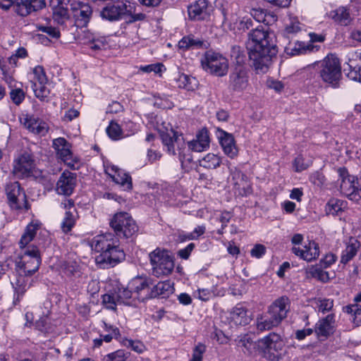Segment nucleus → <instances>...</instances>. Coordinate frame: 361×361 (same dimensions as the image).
Wrapping results in <instances>:
<instances>
[{
	"mask_svg": "<svg viewBox=\"0 0 361 361\" xmlns=\"http://www.w3.org/2000/svg\"><path fill=\"white\" fill-rule=\"evenodd\" d=\"M310 165V162H306L302 156H298L293 161V166L296 172H301L307 169Z\"/></svg>",
	"mask_w": 361,
	"mask_h": 361,
	"instance_id": "obj_55",
	"label": "nucleus"
},
{
	"mask_svg": "<svg viewBox=\"0 0 361 361\" xmlns=\"http://www.w3.org/2000/svg\"><path fill=\"white\" fill-rule=\"evenodd\" d=\"M118 244V238L111 233L98 235L92 240V249L99 253L95 257V262L100 268L113 267L125 259V253Z\"/></svg>",
	"mask_w": 361,
	"mask_h": 361,
	"instance_id": "obj_2",
	"label": "nucleus"
},
{
	"mask_svg": "<svg viewBox=\"0 0 361 361\" xmlns=\"http://www.w3.org/2000/svg\"><path fill=\"white\" fill-rule=\"evenodd\" d=\"M35 167V161L31 154L25 152L15 158L13 163L12 173L21 178L30 175Z\"/></svg>",
	"mask_w": 361,
	"mask_h": 361,
	"instance_id": "obj_13",
	"label": "nucleus"
},
{
	"mask_svg": "<svg viewBox=\"0 0 361 361\" xmlns=\"http://www.w3.org/2000/svg\"><path fill=\"white\" fill-rule=\"evenodd\" d=\"M209 3L207 0H196L188 6L189 18L193 20H201L209 14Z\"/></svg>",
	"mask_w": 361,
	"mask_h": 361,
	"instance_id": "obj_20",
	"label": "nucleus"
},
{
	"mask_svg": "<svg viewBox=\"0 0 361 361\" xmlns=\"http://www.w3.org/2000/svg\"><path fill=\"white\" fill-rule=\"evenodd\" d=\"M40 223H39L37 221H32L27 226L25 233L22 235L19 242V245L21 248H25V246L33 240L37 230L40 227Z\"/></svg>",
	"mask_w": 361,
	"mask_h": 361,
	"instance_id": "obj_32",
	"label": "nucleus"
},
{
	"mask_svg": "<svg viewBox=\"0 0 361 361\" xmlns=\"http://www.w3.org/2000/svg\"><path fill=\"white\" fill-rule=\"evenodd\" d=\"M195 79L187 75H182L178 79V86L187 90H193L196 87Z\"/></svg>",
	"mask_w": 361,
	"mask_h": 361,
	"instance_id": "obj_45",
	"label": "nucleus"
},
{
	"mask_svg": "<svg viewBox=\"0 0 361 361\" xmlns=\"http://www.w3.org/2000/svg\"><path fill=\"white\" fill-rule=\"evenodd\" d=\"M338 172L341 180V192L350 200L358 202L361 198V190L357 178L350 176L345 168H339Z\"/></svg>",
	"mask_w": 361,
	"mask_h": 361,
	"instance_id": "obj_10",
	"label": "nucleus"
},
{
	"mask_svg": "<svg viewBox=\"0 0 361 361\" xmlns=\"http://www.w3.org/2000/svg\"><path fill=\"white\" fill-rule=\"evenodd\" d=\"M61 270L67 276L73 275L78 271V264L75 262H65L61 265Z\"/></svg>",
	"mask_w": 361,
	"mask_h": 361,
	"instance_id": "obj_54",
	"label": "nucleus"
},
{
	"mask_svg": "<svg viewBox=\"0 0 361 361\" xmlns=\"http://www.w3.org/2000/svg\"><path fill=\"white\" fill-rule=\"evenodd\" d=\"M18 264L25 274H33L37 271L40 264L38 250L35 247L25 250L20 257Z\"/></svg>",
	"mask_w": 361,
	"mask_h": 361,
	"instance_id": "obj_14",
	"label": "nucleus"
},
{
	"mask_svg": "<svg viewBox=\"0 0 361 361\" xmlns=\"http://www.w3.org/2000/svg\"><path fill=\"white\" fill-rule=\"evenodd\" d=\"M70 6L74 13V18L77 26H87L92 15V9L90 4L80 1L73 0Z\"/></svg>",
	"mask_w": 361,
	"mask_h": 361,
	"instance_id": "obj_16",
	"label": "nucleus"
},
{
	"mask_svg": "<svg viewBox=\"0 0 361 361\" xmlns=\"http://www.w3.org/2000/svg\"><path fill=\"white\" fill-rule=\"evenodd\" d=\"M266 12L267 11L262 9L254 8L252 9L250 15L256 21L259 23H263L264 20Z\"/></svg>",
	"mask_w": 361,
	"mask_h": 361,
	"instance_id": "obj_63",
	"label": "nucleus"
},
{
	"mask_svg": "<svg viewBox=\"0 0 361 361\" xmlns=\"http://www.w3.org/2000/svg\"><path fill=\"white\" fill-rule=\"evenodd\" d=\"M109 328L111 329V333L104 334V332H102L100 334V337H102L103 341H105L106 343L111 342L112 338H117L119 336V329L117 327Z\"/></svg>",
	"mask_w": 361,
	"mask_h": 361,
	"instance_id": "obj_59",
	"label": "nucleus"
},
{
	"mask_svg": "<svg viewBox=\"0 0 361 361\" xmlns=\"http://www.w3.org/2000/svg\"><path fill=\"white\" fill-rule=\"evenodd\" d=\"M321 80L332 86H336L341 78V65L339 59L329 54L322 60L312 64Z\"/></svg>",
	"mask_w": 361,
	"mask_h": 361,
	"instance_id": "obj_4",
	"label": "nucleus"
},
{
	"mask_svg": "<svg viewBox=\"0 0 361 361\" xmlns=\"http://www.w3.org/2000/svg\"><path fill=\"white\" fill-rule=\"evenodd\" d=\"M334 314H329L325 318L319 319L314 326V332L320 339L326 338L333 334L335 328Z\"/></svg>",
	"mask_w": 361,
	"mask_h": 361,
	"instance_id": "obj_23",
	"label": "nucleus"
},
{
	"mask_svg": "<svg viewBox=\"0 0 361 361\" xmlns=\"http://www.w3.org/2000/svg\"><path fill=\"white\" fill-rule=\"evenodd\" d=\"M130 353L123 350H118L109 353L104 357L105 361H126L129 357Z\"/></svg>",
	"mask_w": 361,
	"mask_h": 361,
	"instance_id": "obj_48",
	"label": "nucleus"
},
{
	"mask_svg": "<svg viewBox=\"0 0 361 361\" xmlns=\"http://www.w3.org/2000/svg\"><path fill=\"white\" fill-rule=\"evenodd\" d=\"M344 202L337 199H331L326 206V212L327 214L338 215L339 212L343 211Z\"/></svg>",
	"mask_w": 361,
	"mask_h": 361,
	"instance_id": "obj_39",
	"label": "nucleus"
},
{
	"mask_svg": "<svg viewBox=\"0 0 361 361\" xmlns=\"http://www.w3.org/2000/svg\"><path fill=\"white\" fill-rule=\"evenodd\" d=\"M360 247V242L355 238H350L342 252L341 263L345 264L350 262L356 255Z\"/></svg>",
	"mask_w": 361,
	"mask_h": 361,
	"instance_id": "obj_29",
	"label": "nucleus"
},
{
	"mask_svg": "<svg viewBox=\"0 0 361 361\" xmlns=\"http://www.w3.org/2000/svg\"><path fill=\"white\" fill-rule=\"evenodd\" d=\"M164 66L161 63H152L145 66H141L140 70L145 73L154 72L160 73L162 72Z\"/></svg>",
	"mask_w": 361,
	"mask_h": 361,
	"instance_id": "obj_57",
	"label": "nucleus"
},
{
	"mask_svg": "<svg viewBox=\"0 0 361 361\" xmlns=\"http://www.w3.org/2000/svg\"><path fill=\"white\" fill-rule=\"evenodd\" d=\"M71 2V0H51L50 6L52 8L53 16L59 23H63L66 19L68 18V12L66 6Z\"/></svg>",
	"mask_w": 361,
	"mask_h": 361,
	"instance_id": "obj_27",
	"label": "nucleus"
},
{
	"mask_svg": "<svg viewBox=\"0 0 361 361\" xmlns=\"http://www.w3.org/2000/svg\"><path fill=\"white\" fill-rule=\"evenodd\" d=\"M213 295V292L208 288H200L195 292V296L202 301L209 300Z\"/></svg>",
	"mask_w": 361,
	"mask_h": 361,
	"instance_id": "obj_58",
	"label": "nucleus"
},
{
	"mask_svg": "<svg viewBox=\"0 0 361 361\" xmlns=\"http://www.w3.org/2000/svg\"><path fill=\"white\" fill-rule=\"evenodd\" d=\"M315 305L319 312L325 313L331 310L334 302L330 299H317L315 300Z\"/></svg>",
	"mask_w": 361,
	"mask_h": 361,
	"instance_id": "obj_50",
	"label": "nucleus"
},
{
	"mask_svg": "<svg viewBox=\"0 0 361 361\" xmlns=\"http://www.w3.org/2000/svg\"><path fill=\"white\" fill-rule=\"evenodd\" d=\"M116 297L117 301H118L120 304L127 305H135V300H137L133 291L129 288L128 285L126 288L119 289L116 293Z\"/></svg>",
	"mask_w": 361,
	"mask_h": 361,
	"instance_id": "obj_35",
	"label": "nucleus"
},
{
	"mask_svg": "<svg viewBox=\"0 0 361 361\" xmlns=\"http://www.w3.org/2000/svg\"><path fill=\"white\" fill-rule=\"evenodd\" d=\"M135 5L130 1H126L121 4L108 5L102 8L100 12V16L106 20L113 22L125 19L129 17L128 20L130 23L142 20L144 15L142 13L134 15Z\"/></svg>",
	"mask_w": 361,
	"mask_h": 361,
	"instance_id": "obj_5",
	"label": "nucleus"
},
{
	"mask_svg": "<svg viewBox=\"0 0 361 361\" xmlns=\"http://www.w3.org/2000/svg\"><path fill=\"white\" fill-rule=\"evenodd\" d=\"M347 76L352 80L361 82V49L350 51L347 54Z\"/></svg>",
	"mask_w": 361,
	"mask_h": 361,
	"instance_id": "obj_17",
	"label": "nucleus"
},
{
	"mask_svg": "<svg viewBox=\"0 0 361 361\" xmlns=\"http://www.w3.org/2000/svg\"><path fill=\"white\" fill-rule=\"evenodd\" d=\"M206 351V346L199 343L192 350V358L190 361H202L203 357V354Z\"/></svg>",
	"mask_w": 361,
	"mask_h": 361,
	"instance_id": "obj_52",
	"label": "nucleus"
},
{
	"mask_svg": "<svg viewBox=\"0 0 361 361\" xmlns=\"http://www.w3.org/2000/svg\"><path fill=\"white\" fill-rule=\"evenodd\" d=\"M219 142L224 153L231 159L235 157L238 150L232 135L222 132L219 137Z\"/></svg>",
	"mask_w": 361,
	"mask_h": 361,
	"instance_id": "obj_28",
	"label": "nucleus"
},
{
	"mask_svg": "<svg viewBox=\"0 0 361 361\" xmlns=\"http://www.w3.org/2000/svg\"><path fill=\"white\" fill-rule=\"evenodd\" d=\"M156 290L158 294H166L172 293L173 288L169 281H162L158 283L156 286Z\"/></svg>",
	"mask_w": 361,
	"mask_h": 361,
	"instance_id": "obj_56",
	"label": "nucleus"
},
{
	"mask_svg": "<svg viewBox=\"0 0 361 361\" xmlns=\"http://www.w3.org/2000/svg\"><path fill=\"white\" fill-rule=\"evenodd\" d=\"M52 146L56 154L71 169H78L79 159L74 156L71 151V144L63 137H58L53 140Z\"/></svg>",
	"mask_w": 361,
	"mask_h": 361,
	"instance_id": "obj_11",
	"label": "nucleus"
},
{
	"mask_svg": "<svg viewBox=\"0 0 361 361\" xmlns=\"http://www.w3.org/2000/svg\"><path fill=\"white\" fill-rule=\"evenodd\" d=\"M309 273L312 277L324 283L328 282L330 279L329 272L324 271L317 267H312L309 269Z\"/></svg>",
	"mask_w": 361,
	"mask_h": 361,
	"instance_id": "obj_46",
	"label": "nucleus"
},
{
	"mask_svg": "<svg viewBox=\"0 0 361 361\" xmlns=\"http://www.w3.org/2000/svg\"><path fill=\"white\" fill-rule=\"evenodd\" d=\"M267 85L269 88L274 90L276 92H281L284 88V85L281 81L274 79L268 80Z\"/></svg>",
	"mask_w": 361,
	"mask_h": 361,
	"instance_id": "obj_62",
	"label": "nucleus"
},
{
	"mask_svg": "<svg viewBox=\"0 0 361 361\" xmlns=\"http://www.w3.org/2000/svg\"><path fill=\"white\" fill-rule=\"evenodd\" d=\"M109 137L114 140H118L123 138V130L121 126L115 121H111L109 126L106 129Z\"/></svg>",
	"mask_w": 361,
	"mask_h": 361,
	"instance_id": "obj_40",
	"label": "nucleus"
},
{
	"mask_svg": "<svg viewBox=\"0 0 361 361\" xmlns=\"http://www.w3.org/2000/svg\"><path fill=\"white\" fill-rule=\"evenodd\" d=\"M6 192L11 207L16 209L20 208L18 204V200L21 195L24 197V194H21L20 184L18 182H15L8 185Z\"/></svg>",
	"mask_w": 361,
	"mask_h": 361,
	"instance_id": "obj_34",
	"label": "nucleus"
},
{
	"mask_svg": "<svg viewBox=\"0 0 361 361\" xmlns=\"http://www.w3.org/2000/svg\"><path fill=\"white\" fill-rule=\"evenodd\" d=\"M221 159L219 156L209 153L200 160V165L206 169H216L220 166Z\"/></svg>",
	"mask_w": 361,
	"mask_h": 361,
	"instance_id": "obj_37",
	"label": "nucleus"
},
{
	"mask_svg": "<svg viewBox=\"0 0 361 361\" xmlns=\"http://www.w3.org/2000/svg\"><path fill=\"white\" fill-rule=\"evenodd\" d=\"M266 252V247L262 244L255 245L250 251V255L253 257L260 258Z\"/></svg>",
	"mask_w": 361,
	"mask_h": 361,
	"instance_id": "obj_61",
	"label": "nucleus"
},
{
	"mask_svg": "<svg viewBox=\"0 0 361 361\" xmlns=\"http://www.w3.org/2000/svg\"><path fill=\"white\" fill-rule=\"evenodd\" d=\"M34 79L38 82L39 87H37V84L34 85V91L37 97L43 99L49 93L48 90L44 87L47 82V78L42 66H37L32 70Z\"/></svg>",
	"mask_w": 361,
	"mask_h": 361,
	"instance_id": "obj_24",
	"label": "nucleus"
},
{
	"mask_svg": "<svg viewBox=\"0 0 361 361\" xmlns=\"http://www.w3.org/2000/svg\"><path fill=\"white\" fill-rule=\"evenodd\" d=\"M106 172L116 183L121 185L125 190L132 189V178L123 170L112 165L106 168Z\"/></svg>",
	"mask_w": 361,
	"mask_h": 361,
	"instance_id": "obj_22",
	"label": "nucleus"
},
{
	"mask_svg": "<svg viewBox=\"0 0 361 361\" xmlns=\"http://www.w3.org/2000/svg\"><path fill=\"white\" fill-rule=\"evenodd\" d=\"M20 121L30 133L41 137L46 135L49 129L48 123L32 114H23Z\"/></svg>",
	"mask_w": 361,
	"mask_h": 361,
	"instance_id": "obj_15",
	"label": "nucleus"
},
{
	"mask_svg": "<svg viewBox=\"0 0 361 361\" xmlns=\"http://www.w3.org/2000/svg\"><path fill=\"white\" fill-rule=\"evenodd\" d=\"M13 6L16 12L21 16H27L32 12L29 0H13Z\"/></svg>",
	"mask_w": 361,
	"mask_h": 361,
	"instance_id": "obj_38",
	"label": "nucleus"
},
{
	"mask_svg": "<svg viewBox=\"0 0 361 361\" xmlns=\"http://www.w3.org/2000/svg\"><path fill=\"white\" fill-rule=\"evenodd\" d=\"M238 345L243 348V350L245 353H252L256 348V344L253 341L250 336L245 334L240 337Z\"/></svg>",
	"mask_w": 361,
	"mask_h": 361,
	"instance_id": "obj_41",
	"label": "nucleus"
},
{
	"mask_svg": "<svg viewBox=\"0 0 361 361\" xmlns=\"http://www.w3.org/2000/svg\"><path fill=\"white\" fill-rule=\"evenodd\" d=\"M301 26L298 18H289L288 21L286 23L284 34L286 35L295 34L300 31Z\"/></svg>",
	"mask_w": 361,
	"mask_h": 361,
	"instance_id": "obj_44",
	"label": "nucleus"
},
{
	"mask_svg": "<svg viewBox=\"0 0 361 361\" xmlns=\"http://www.w3.org/2000/svg\"><path fill=\"white\" fill-rule=\"evenodd\" d=\"M209 147V137L207 130L202 129L198 132L196 138L188 143V149L190 151L201 152Z\"/></svg>",
	"mask_w": 361,
	"mask_h": 361,
	"instance_id": "obj_25",
	"label": "nucleus"
},
{
	"mask_svg": "<svg viewBox=\"0 0 361 361\" xmlns=\"http://www.w3.org/2000/svg\"><path fill=\"white\" fill-rule=\"evenodd\" d=\"M291 250L295 255L307 262L314 260L319 255V245L313 240L304 242L301 247H293Z\"/></svg>",
	"mask_w": 361,
	"mask_h": 361,
	"instance_id": "obj_18",
	"label": "nucleus"
},
{
	"mask_svg": "<svg viewBox=\"0 0 361 361\" xmlns=\"http://www.w3.org/2000/svg\"><path fill=\"white\" fill-rule=\"evenodd\" d=\"M306 51L304 45L299 42H290L285 47V52L290 56H295L302 54Z\"/></svg>",
	"mask_w": 361,
	"mask_h": 361,
	"instance_id": "obj_42",
	"label": "nucleus"
},
{
	"mask_svg": "<svg viewBox=\"0 0 361 361\" xmlns=\"http://www.w3.org/2000/svg\"><path fill=\"white\" fill-rule=\"evenodd\" d=\"M110 226L116 235L129 238L137 231V226L129 214L123 212L115 214L110 221Z\"/></svg>",
	"mask_w": 361,
	"mask_h": 361,
	"instance_id": "obj_9",
	"label": "nucleus"
},
{
	"mask_svg": "<svg viewBox=\"0 0 361 361\" xmlns=\"http://www.w3.org/2000/svg\"><path fill=\"white\" fill-rule=\"evenodd\" d=\"M10 97L15 104L19 105L25 99V93L20 88L13 89L10 92Z\"/></svg>",
	"mask_w": 361,
	"mask_h": 361,
	"instance_id": "obj_53",
	"label": "nucleus"
},
{
	"mask_svg": "<svg viewBox=\"0 0 361 361\" xmlns=\"http://www.w3.org/2000/svg\"><path fill=\"white\" fill-rule=\"evenodd\" d=\"M102 302L106 309L112 310H116V305L120 304L117 301L116 293L104 294L102 297Z\"/></svg>",
	"mask_w": 361,
	"mask_h": 361,
	"instance_id": "obj_47",
	"label": "nucleus"
},
{
	"mask_svg": "<svg viewBox=\"0 0 361 361\" xmlns=\"http://www.w3.org/2000/svg\"><path fill=\"white\" fill-rule=\"evenodd\" d=\"M178 47L183 49H198L206 47V42L194 36H188L179 41Z\"/></svg>",
	"mask_w": 361,
	"mask_h": 361,
	"instance_id": "obj_36",
	"label": "nucleus"
},
{
	"mask_svg": "<svg viewBox=\"0 0 361 361\" xmlns=\"http://www.w3.org/2000/svg\"><path fill=\"white\" fill-rule=\"evenodd\" d=\"M75 224V217L72 211H66L61 223V229L64 233L71 231Z\"/></svg>",
	"mask_w": 361,
	"mask_h": 361,
	"instance_id": "obj_43",
	"label": "nucleus"
},
{
	"mask_svg": "<svg viewBox=\"0 0 361 361\" xmlns=\"http://www.w3.org/2000/svg\"><path fill=\"white\" fill-rule=\"evenodd\" d=\"M230 318L236 325H246L250 321L247 310L240 304L232 309L230 312Z\"/></svg>",
	"mask_w": 361,
	"mask_h": 361,
	"instance_id": "obj_30",
	"label": "nucleus"
},
{
	"mask_svg": "<svg viewBox=\"0 0 361 361\" xmlns=\"http://www.w3.org/2000/svg\"><path fill=\"white\" fill-rule=\"evenodd\" d=\"M123 345L138 353H142L145 349L144 344L138 341L126 339L123 341Z\"/></svg>",
	"mask_w": 361,
	"mask_h": 361,
	"instance_id": "obj_51",
	"label": "nucleus"
},
{
	"mask_svg": "<svg viewBox=\"0 0 361 361\" xmlns=\"http://www.w3.org/2000/svg\"><path fill=\"white\" fill-rule=\"evenodd\" d=\"M201 65L205 71L218 77L226 75L228 71V59L212 51L205 52L201 59Z\"/></svg>",
	"mask_w": 361,
	"mask_h": 361,
	"instance_id": "obj_8",
	"label": "nucleus"
},
{
	"mask_svg": "<svg viewBox=\"0 0 361 361\" xmlns=\"http://www.w3.org/2000/svg\"><path fill=\"white\" fill-rule=\"evenodd\" d=\"M280 324L276 322L274 318L269 315L267 312L259 314L256 319V328L257 331L262 332L264 331H269L274 327H276Z\"/></svg>",
	"mask_w": 361,
	"mask_h": 361,
	"instance_id": "obj_31",
	"label": "nucleus"
},
{
	"mask_svg": "<svg viewBox=\"0 0 361 361\" xmlns=\"http://www.w3.org/2000/svg\"><path fill=\"white\" fill-rule=\"evenodd\" d=\"M23 278H20L19 279H18L17 282L15 284L12 283V285L15 289V292L18 295V299L19 298V296L22 295L25 291V285L23 284Z\"/></svg>",
	"mask_w": 361,
	"mask_h": 361,
	"instance_id": "obj_64",
	"label": "nucleus"
},
{
	"mask_svg": "<svg viewBox=\"0 0 361 361\" xmlns=\"http://www.w3.org/2000/svg\"><path fill=\"white\" fill-rule=\"evenodd\" d=\"M134 295L137 297V300H142L144 298H140V294L142 291L148 288L149 281L148 279L144 277H135L128 284Z\"/></svg>",
	"mask_w": 361,
	"mask_h": 361,
	"instance_id": "obj_33",
	"label": "nucleus"
},
{
	"mask_svg": "<svg viewBox=\"0 0 361 361\" xmlns=\"http://www.w3.org/2000/svg\"><path fill=\"white\" fill-rule=\"evenodd\" d=\"M75 174L70 171H64L56 183L57 193L66 196L71 195L75 186Z\"/></svg>",
	"mask_w": 361,
	"mask_h": 361,
	"instance_id": "obj_21",
	"label": "nucleus"
},
{
	"mask_svg": "<svg viewBox=\"0 0 361 361\" xmlns=\"http://www.w3.org/2000/svg\"><path fill=\"white\" fill-rule=\"evenodd\" d=\"M346 312L353 316V321L357 325L361 324V305L358 304L347 306Z\"/></svg>",
	"mask_w": 361,
	"mask_h": 361,
	"instance_id": "obj_49",
	"label": "nucleus"
},
{
	"mask_svg": "<svg viewBox=\"0 0 361 361\" xmlns=\"http://www.w3.org/2000/svg\"><path fill=\"white\" fill-rule=\"evenodd\" d=\"M290 310V300L287 297L276 299L269 307L267 313L279 324L287 317Z\"/></svg>",
	"mask_w": 361,
	"mask_h": 361,
	"instance_id": "obj_19",
	"label": "nucleus"
},
{
	"mask_svg": "<svg viewBox=\"0 0 361 361\" xmlns=\"http://www.w3.org/2000/svg\"><path fill=\"white\" fill-rule=\"evenodd\" d=\"M258 346L272 361L281 360L286 353L285 343L279 334L270 333L258 341Z\"/></svg>",
	"mask_w": 361,
	"mask_h": 361,
	"instance_id": "obj_6",
	"label": "nucleus"
},
{
	"mask_svg": "<svg viewBox=\"0 0 361 361\" xmlns=\"http://www.w3.org/2000/svg\"><path fill=\"white\" fill-rule=\"evenodd\" d=\"M274 34L262 25L252 30L248 35L246 47L249 57L257 73H266L276 55Z\"/></svg>",
	"mask_w": 361,
	"mask_h": 361,
	"instance_id": "obj_1",
	"label": "nucleus"
},
{
	"mask_svg": "<svg viewBox=\"0 0 361 361\" xmlns=\"http://www.w3.org/2000/svg\"><path fill=\"white\" fill-rule=\"evenodd\" d=\"M249 85V76L245 68L238 65L231 72L228 78V88L237 92L245 90Z\"/></svg>",
	"mask_w": 361,
	"mask_h": 361,
	"instance_id": "obj_12",
	"label": "nucleus"
},
{
	"mask_svg": "<svg viewBox=\"0 0 361 361\" xmlns=\"http://www.w3.org/2000/svg\"><path fill=\"white\" fill-rule=\"evenodd\" d=\"M327 16L334 22L341 26H348L353 21L349 9L344 6H340L329 11Z\"/></svg>",
	"mask_w": 361,
	"mask_h": 361,
	"instance_id": "obj_26",
	"label": "nucleus"
},
{
	"mask_svg": "<svg viewBox=\"0 0 361 361\" xmlns=\"http://www.w3.org/2000/svg\"><path fill=\"white\" fill-rule=\"evenodd\" d=\"M152 274L157 277L169 276L174 269V260L169 251L157 248L149 253Z\"/></svg>",
	"mask_w": 361,
	"mask_h": 361,
	"instance_id": "obj_7",
	"label": "nucleus"
},
{
	"mask_svg": "<svg viewBox=\"0 0 361 361\" xmlns=\"http://www.w3.org/2000/svg\"><path fill=\"white\" fill-rule=\"evenodd\" d=\"M336 259L337 257L336 255L333 253H328L320 260V264L322 267L326 268L335 263Z\"/></svg>",
	"mask_w": 361,
	"mask_h": 361,
	"instance_id": "obj_60",
	"label": "nucleus"
},
{
	"mask_svg": "<svg viewBox=\"0 0 361 361\" xmlns=\"http://www.w3.org/2000/svg\"><path fill=\"white\" fill-rule=\"evenodd\" d=\"M160 136L167 153L178 156L182 168L185 171H189L192 166V155L190 149H188L183 137L172 128L160 131Z\"/></svg>",
	"mask_w": 361,
	"mask_h": 361,
	"instance_id": "obj_3",
	"label": "nucleus"
}]
</instances>
